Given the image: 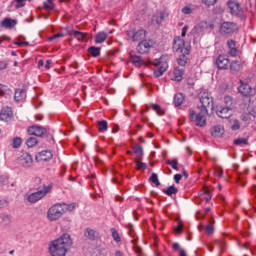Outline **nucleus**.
Listing matches in <instances>:
<instances>
[{
    "label": "nucleus",
    "instance_id": "obj_10",
    "mask_svg": "<svg viewBox=\"0 0 256 256\" xmlns=\"http://www.w3.org/2000/svg\"><path fill=\"white\" fill-rule=\"evenodd\" d=\"M227 5L231 15H235L236 17H239V15H243V8H241L239 2L228 1Z\"/></svg>",
    "mask_w": 256,
    "mask_h": 256
},
{
    "label": "nucleus",
    "instance_id": "obj_1",
    "mask_svg": "<svg viewBox=\"0 0 256 256\" xmlns=\"http://www.w3.org/2000/svg\"><path fill=\"white\" fill-rule=\"evenodd\" d=\"M71 245H73L71 236H69V234H64L50 243L49 253L51 256H65Z\"/></svg>",
    "mask_w": 256,
    "mask_h": 256
},
{
    "label": "nucleus",
    "instance_id": "obj_36",
    "mask_svg": "<svg viewBox=\"0 0 256 256\" xmlns=\"http://www.w3.org/2000/svg\"><path fill=\"white\" fill-rule=\"evenodd\" d=\"M88 53H90V55H92V57H99L100 53H101V49L97 48L95 46H91L88 49Z\"/></svg>",
    "mask_w": 256,
    "mask_h": 256
},
{
    "label": "nucleus",
    "instance_id": "obj_34",
    "mask_svg": "<svg viewBox=\"0 0 256 256\" xmlns=\"http://www.w3.org/2000/svg\"><path fill=\"white\" fill-rule=\"evenodd\" d=\"M224 107H227L228 109H233L234 103L233 98L231 96H225L224 97Z\"/></svg>",
    "mask_w": 256,
    "mask_h": 256
},
{
    "label": "nucleus",
    "instance_id": "obj_64",
    "mask_svg": "<svg viewBox=\"0 0 256 256\" xmlns=\"http://www.w3.org/2000/svg\"><path fill=\"white\" fill-rule=\"evenodd\" d=\"M188 85H195V81H196V78H195V76L194 77H192V78H188Z\"/></svg>",
    "mask_w": 256,
    "mask_h": 256
},
{
    "label": "nucleus",
    "instance_id": "obj_60",
    "mask_svg": "<svg viewBox=\"0 0 256 256\" xmlns=\"http://www.w3.org/2000/svg\"><path fill=\"white\" fill-rule=\"evenodd\" d=\"M215 246L219 247L220 249H223L225 247V242L224 241H217Z\"/></svg>",
    "mask_w": 256,
    "mask_h": 256
},
{
    "label": "nucleus",
    "instance_id": "obj_25",
    "mask_svg": "<svg viewBox=\"0 0 256 256\" xmlns=\"http://www.w3.org/2000/svg\"><path fill=\"white\" fill-rule=\"evenodd\" d=\"M25 97H27L25 90H23V89L16 90L15 95H14L15 101H17V102L23 101V99H25Z\"/></svg>",
    "mask_w": 256,
    "mask_h": 256
},
{
    "label": "nucleus",
    "instance_id": "obj_14",
    "mask_svg": "<svg viewBox=\"0 0 256 256\" xmlns=\"http://www.w3.org/2000/svg\"><path fill=\"white\" fill-rule=\"evenodd\" d=\"M36 161H51L53 159V152L51 150H44L36 154Z\"/></svg>",
    "mask_w": 256,
    "mask_h": 256
},
{
    "label": "nucleus",
    "instance_id": "obj_33",
    "mask_svg": "<svg viewBox=\"0 0 256 256\" xmlns=\"http://www.w3.org/2000/svg\"><path fill=\"white\" fill-rule=\"evenodd\" d=\"M97 125H98V131H100V133H104V131H107L108 129V124H107V121L105 120L98 121Z\"/></svg>",
    "mask_w": 256,
    "mask_h": 256
},
{
    "label": "nucleus",
    "instance_id": "obj_13",
    "mask_svg": "<svg viewBox=\"0 0 256 256\" xmlns=\"http://www.w3.org/2000/svg\"><path fill=\"white\" fill-rule=\"evenodd\" d=\"M28 134L43 137V135L47 134V130L41 126H31L28 128Z\"/></svg>",
    "mask_w": 256,
    "mask_h": 256
},
{
    "label": "nucleus",
    "instance_id": "obj_49",
    "mask_svg": "<svg viewBox=\"0 0 256 256\" xmlns=\"http://www.w3.org/2000/svg\"><path fill=\"white\" fill-rule=\"evenodd\" d=\"M231 129L232 131H238V129H241V124L239 123V120H232Z\"/></svg>",
    "mask_w": 256,
    "mask_h": 256
},
{
    "label": "nucleus",
    "instance_id": "obj_45",
    "mask_svg": "<svg viewBox=\"0 0 256 256\" xmlns=\"http://www.w3.org/2000/svg\"><path fill=\"white\" fill-rule=\"evenodd\" d=\"M136 169L138 171H145V169H147V164L137 160L136 161Z\"/></svg>",
    "mask_w": 256,
    "mask_h": 256
},
{
    "label": "nucleus",
    "instance_id": "obj_46",
    "mask_svg": "<svg viewBox=\"0 0 256 256\" xmlns=\"http://www.w3.org/2000/svg\"><path fill=\"white\" fill-rule=\"evenodd\" d=\"M150 181L151 183H154V185H156V187H159V185H161V182H159V178L157 176V174L153 173L150 177Z\"/></svg>",
    "mask_w": 256,
    "mask_h": 256
},
{
    "label": "nucleus",
    "instance_id": "obj_19",
    "mask_svg": "<svg viewBox=\"0 0 256 256\" xmlns=\"http://www.w3.org/2000/svg\"><path fill=\"white\" fill-rule=\"evenodd\" d=\"M218 69H227L229 67V58L227 56L220 55L215 62Z\"/></svg>",
    "mask_w": 256,
    "mask_h": 256
},
{
    "label": "nucleus",
    "instance_id": "obj_16",
    "mask_svg": "<svg viewBox=\"0 0 256 256\" xmlns=\"http://www.w3.org/2000/svg\"><path fill=\"white\" fill-rule=\"evenodd\" d=\"M146 32L143 29L137 30L135 32L129 31L128 37L132 39V41H141V39H145Z\"/></svg>",
    "mask_w": 256,
    "mask_h": 256
},
{
    "label": "nucleus",
    "instance_id": "obj_63",
    "mask_svg": "<svg viewBox=\"0 0 256 256\" xmlns=\"http://www.w3.org/2000/svg\"><path fill=\"white\" fill-rule=\"evenodd\" d=\"M9 205V202L7 200H0V209H3V207H7Z\"/></svg>",
    "mask_w": 256,
    "mask_h": 256
},
{
    "label": "nucleus",
    "instance_id": "obj_56",
    "mask_svg": "<svg viewBox=\"0 0 256 256\" xmlns=\"http://www.w3.org/2000/svg\"><path fill=\"white\" fill-rule=\"evenodd\" d=\"M15 45H18V47L28 46V45H29V42L22 41L21 39H18V40L15 42Z\"/></svg>",
    "mask_w": 256,
    "mask_h": 256
},
{
    "label": "nucleus",
    "instance_id": "obj_35",
    "mask_svg": "<svg viewBox=\"0 0 256 256\" xmlns=\"http://www.w3.org/2000/svg\"><path fill=\"white\" fill-rule=\"evenodd\" d=\"M61 207L64 208V213H67V211H75L77 208V204L71 203V204H61Z\"/></svg>",
    "mask_w": 256,
    "mask_h": 256
},
{
    "label": "nucleus",
    "instance_id": "obj_8",
    "mask_svg": "<svg viewBox=\"0 0 256 256\" xmlns=\"http://www.w3.org/2000/svg\"><path fill=\"white\" fill-rule=\"evenodd\" d=\"M155 42L153 40H143L139 42L137 46V51L141 55H145V53H149V51L154 47Z\"/></svg>",
    "mask_w": 256,
    "mask_h": 256
},
{
    "label": "nucleus",
    "instance_id": "obj_18",
    "mask_svg": "<svg viewBox=\"0 0 256 256\" xmlns=\"http://www.w3.org/2000/svg\"><path fill=\"white\" fill-rule=\"evenodd\" d=\"M13 119V110L10 107H4L0 112L1 121H11Z\"/></svg>",
    "mask_w": 256,
    "mask_h": 256
},
{
    "label": "nucleus",
    "instance_id": "obj_61",
    "mask_svg": "<svg viewBox=\"0 0 256 256\" xmlns=\"http://www.w3.org/2000/svg\"><path fill=\"white\" fill-rule=\"evenodd\" d=\"M183 177V175L181 174H175L174 175V181L175 183H179L181 181V178Z\"/></svg>",
    "mask_w": 256,
    "mask_h": 256
},
{
    "label": "nucleus",
    "instance_id": "obj_9",
    "mask_svg": "<svg viewBox=\"0 0 256 256\" xmlns=\"http://www.w3.org/2000/svg\"><path fill=\"white\" fill-rule=\"evenodd\" d=\"M237 31V25L233 22H224L220 26V33L222 35H231Z\"/></svg>",
    "mask_w": 256,
    "mask_h": 256
},
{
    "label": "nucleus",
    "instance_id": "obj_51",
    "mask_svg": "<svg viewBox=\"0 0 256 256\" xmlns=\"http://www.w3.org/2000/svg\"><path fill=\"white\" fill-rule=\"evenodd\" d=\"M44 7L48 10L51 11L55 7V4H53V0H46L44 2Z\"/></svg>",
    "mask_w": 256,
    "mask_h": 256
},
{
    "label": "nucleus",
    "instance_id": "obj_11",
    "mask_svg": "<svg viewBox=\"0 0 256 256\" xmlns=\"http://www.w3.org/2000/svg\"><path fill=\"white\" fill-rule=\"evenodd\" d=\"M169 17V12L167 10H158L152 17L153 23H156L157 25H161L165 19Z\"/></svg>",
    "mask_w": 256,
    "mask_h": 256
},
{
    "label": "nucleus",
    "instance_id": "obj_57",
    "mask_svg": "<svg viewBox=\"0 0 256 256\" xmlns=\"http://www.w3.org/2000/svg\"><path fill=\"white\" fill-rule=\"evenodd\" d=\"M168 165H170L172 167V169H175L176 171L179 169L177 167V165H178L177 160L168 161Z\"/></svg>",
    "mask_w": 256,
    "mask_h": 256
},
{
    "label": "nucleus",
    "instance_id": "obj_28",
    "mask_svg": "<svg viewBox=\"0 0 256 256\" xmlns=\"http://www.w3.org/2000/svg\"><path fill=\"white\" fill-rule=\"evenodd\" d=\"M2 27H5L6 29H9L11 27H15V25H17V22L15 20L9 19V18H5L2 22H1Z\"/></svg>",
    "mask_w": 256,
    "mask_h": 256
},
{
    "label": "nucleus",
    "instance_id": "obj_3",
    "mask_svg": "<svg viewBox=\"0 0 256 256\" xmlns=\"http://www.w3.org/2000/svg\"><path fill=\"white\" fill-rule=\"evenodd\" d=\"M150 65L158 67L154 71V77L159 78L163 76V73L169 69V64L167 63V58L165 56L160 57L159 59L149 60Z\"/></svg>",
    "mask_w": 256,
    "mask_h": 256
},
{
    "label": "nucleus",
    "instance_id": "obj_44",
    "mask_svg": "<svg viewBox=\"0 0 256 256\" xmlns=\"http://www.w3.org/2000/svg\"><path fill=\"white\" fill-rule=\"evenodd\" d=\"M164 193L169 196L175 195V193H177V188L175 186H170L166 190H164Z\"/></svg>",
    "mask_w": 256,
    "mask_h": 256
},
{
    "label": "nucleus",
    "instance_id": "obj_55",
    "mask_svg": "<svg viewBox=\"0 0 256 256\" xmlns=\"http://www.w3.org/2000/svg\"><path fill=\"white\" fill-rule=\"evenodd\" d=\"M251 119H255V116L251 113H247L242 117V120L246 122L251 121Z\"/></svg>",
    "mask_w": 256,
    "mask_h": 256
},
{
    "label": "nucleus",
    "instance_id": "obj_20",
    "mask_svg": "<svg viewBox=\"0 0 256 256\" xmlns=\"http://www.w3.org/2000/svg\"><path fill=\"white\" fill-rule=\"evenodd\" d=\"M200 201L201 205H203V203H209L211 201V192L208 190L207 187L203 188V190L201 191Z\"/></svg>",
    "mask_w": 256,
    "mask_h": 256
},
{
    "label": "nucleus",
    "instance_id": "obj_62",
    "mask_svg": "<svg viewBox=\"0 0 256 256\" xmlns=\"http://www.w3.org/2000/svg\"><path fill=\"white\" fill-rule=\"evenodd\" d=\"M227 45H228L229 49H235V41L229 40L227 42Z\"/></svg>",
    "mask_w": 256,
    "mask_h": 256
},
{
    "label": "nucleus",
    "instance_id": "obj_24",
    "mask_svg": "<svg viewBox=\"0 0 256 256\" xmlns=\"http://www.w3.org/2000/svg\"><path fill=\"white\" fill-rule=\"evenodd\" d=\"M243 69V64L239 61H234L230 64L231 73H239Z\"/></svg>",
    "mask_w": 256,
    "mask_h": 256
},
{
    "label": "nucleus",
    "instance_id": "obj_42",
    "mask_svg": "<svg viewBox=\"0 0 256 256\" xmlns=\"http://www.w3.org/2000/svg\"><path fill=\"white\" fill-rule=\"evenodd\" d=\"M26 145L27 147H35L37 145V138L35 137H30L26 140Z\"/></svg>",
    "mask_w": 256,
    "mask_h": 256
},
{
    "label": "nucleus",
    "instance_id": "obj_38",
    "mask_svg": "<svg viewBox=\"0 0 256 256\" xmlns=\"http://www.w3.org/2000/svg\"><path fill=\"white\" fill-rule=\"evenodd\" d=\"M9 185V176L8 175H1L0 176V187H5Z\"/></svg>",
    "mask_w": 256,
    "mask_h": 256
},
{
    "label": "nucleus",
    "instance_id": "obj_22",
    "mask_svg": "<svg viewBox=\"0 0 256 256\" xmlns=\"http://www.w3.org/2000/svg\"><path fill=\"white\" fill-rule=\"evenodd\" d=\"M72 35L78 40V41H89V34L84 32H79L77 30L72 31Z\"/></svg>",
    "mask_w": 256,
    "mask_h": 256
},
{
    "label": "nucleus",
    "instance_id": "obj_32",
    "mask_svg": "<svg viewBox=\"0 0 256 256\" xmlns=\"http://www.w3.org/2000/svg\"><path fill=\"white\" fill-rule=\"evenodd\" d=\"M106 39H107V33L99 32L98 34H96L95 43H104Z\"/></svg>",
    "mask_w": 256,
    "mask_h": 256
},
{
    "label": "nucleus",
    "instance_id": "obj_21",
    "mask_svg": "<svg viewBox=\"0 0 256 256\" xmlns=\"http://www.w3.org/2000/svg\"><path fill=\"white\" fill-rule=\"evenodd\" d=\"M183 75H185V72L183 71V69H179L176 68L174 69L172 75H171V79L172 81H183Z\"/></svg>",
    "mask_w": 256,
    "mask_h": 256
},
{
    "label": "nucleus",
    "instance_id": "obj_53",
    "mask_svg": "<svg viewBox=\"0 0 256 256\" xmlns=\"http://www.w3.org/2000/svg\"><path fill=\"white\" fill-rule=\"evenodd\" d=\"M176 235H181L183 231V222H178V226L174 228Z\"/></svg>",
    "mask_w": 256,
    "mask_h": 256
},
{
    "label": "nucleus",
    "instance_id": "obj_23",
    "mask_svg": "<svg viewBox=\"0 0 256 256\" xmlns=\"http://www.w3.org/2000/svg\"><path fill=\"white\" fill-rule=\"evenodd\" d=\"M224 133H225V129L221 125L214 126L211 129V135L213 137H221V135H223Z\"/></svg>",
    "mask_w": 256,
    "mask_h": 256
},
{
    "label": "nucleus",
    "instance_id": "obj_29",
    "mask_svg": "<svg viewBox=\"0 0 256 256\" xmlns=\"http://www.w3.org/2000/svg\"><path fill=\"white\" fill-rule=\"evenodd\" d=\"M130 61L131 63L136 65V67H141L143 64V60L141 59V57L133 54H130Z\"/></svg>",
    "mask_w": 256,
    "mask_h": 256
},
{
    "label": "nucleus",
    "instance_id": "obj_50",
    "mask_svg": "<svg viewBox=\"0 0 256 256\" xmlns=\"http://www.w3.org/2000/svg\"><path fill=\"white\" fill-rule=\"evenodd\" d=\"M111 233H112V237H113L114 241L119 243V241H121V237H119V233L117 232V230L115 228H112Z\"/></svg>",
    "mask_w": 256,
    "mask_h": 256
},
{
    "label": "nucleus",
    "instance_id": "obj_58",
    "mask_svg": "<svg viewBox=\"0 0 256 256\" xmlns=\"http://www.w3.org/2000/svg\"><path fill=\"white\" fill-rule=\"evenodd\" d=\"M59 37H63V33H58L53 35L52 37L49 38V41H54V39H59Z\"/></svg>",
    "mask_w": 256,
    "mask_h": 256
},
{
    "label": "nucleus",
    "instance_id": "obj_7",
    "mask_svg": "<svg viewBox=\"0 0 256 256\" xmlns=\"http://www.w3.org/2000/svg\"><path fill=\"white\" fill-rule=\"evenodd\" d=\"M199 97L200 103H202V109L213 107V97H211V93L207 91H201L199 93Z\"/></svg>",
    "mask_w": 256,
    "mask_h": 256
},
{
    "label": "nucleus",
    "instance_id": "obj_52",
    "mask_svg": "<svg viewBox=\"0 0 256 256\" xmlns=\"http://www.w3.org/2000/svg\"><path fill=\"white\" fill-rule=\"evenodd\" d=\"M203 5H206V7H213L217 3V0H201Z\"/></svg>",
    "mask_w": 256,
    "mask_h": 256
},
{
    "label": "nucleus",
    "instance_id": "obj_30",
    "mask_svg": "<svg viewBox=\"0 0 256 256\" xmlns=\"http://www.w3.org/2000/svg\"><path fill=\"white\" fill-rule=\"evenodd\" d=\"M211 213V208L206 207L204 210H200L196 213V219H205V216Z\"/></svg>",
    "mask_w": 256,
    "mask_h": 256
},
{
    "label": "nucleus",
    "instance_id": "obj_2",
    "mask_svg": "<svg viewBox=\"0 0 256 256\" xmlns=\"http://www.w3.org/2000/svg\"><path fill=\"white\" fill-rule=\"evenodd\" d=\"M173 51L180 55H189L191 53V42H185L181 36L175 37L173 41Z\"/></svg>",
    "mask_w": 256,
    "mask_h": 256
},
{
    "label": "nucleus",
    "instance_id": "obj_6",
    "mask_svg": "<svg viewBox=\"0 0 256 256\" xmlns=\"http://www.w3.org/2000/svg\"><path fill=\"white\" fill-rule=\"evenodd\" d=\"M51 189H53V185H46L43 187V189L28 195L27 201L29 203H37V201H41V199H43L47 193H51Z\"/></svg>",
    "mask_w": 256,
    "mask_h": 256
},
{
    "label": "nucleus",
    "instance_id": "obj_40",
    "mask_svg": "<svg viewBox=\"0 0 256 256\" xmlns=\"http://www.w3.org/2000/svg\"><path fill=\"white\" fill-rule=\"evenodd\" d=\"M181 13H182L183 15H192V13H193V8L191 7V5L184 6V7L181 9Z\"/></svg>",
    "mask_w": 256,
    "mask_h": 256
},
{
    "label": "nucleus",
    "instance_id": "obj_48",
    "mask_svg": "<svg viewBox=\"0 0 256 256\" xmlns=\"http://www.w3.org/2000/svg\"><path fill=\"white\" fill-rule=\"evenodd\" d=\"M248 143L249 141L247 140V138H238L234 140V145H247Z\"/></svg>",
    "mask_w": 256,
    "mask_h": 256
},
{
    "label": "nucleus",
    "instance_id": "obj_31",
    "mask_svg": "<svg viewBox=\"0 0 256 256\" xmlns=\"http://www.w3.org/2000/svg\"><path fill=\"white\" fill-rule=\"evenodd\" d=\"M213 223H215V220L211 219L209 220L208 225L205 226V231L208 235H212L213 231H215V226Z\"/></svg>",
    "mask_w": 256,
    "mask_h": 256
},
{
    "label": "nucleus",
    "instance_id": "obj_37",
    "mask_svg": "<svg viewBox=\"0 0 256 256\" xmlns=\"http://www.w3.org/2000/svg\"><path fill=\"white\" fill-rule=\"evenodd\" d=\"M150 107H151V109H153V111H155L157 113V115H165V110H163V108H161V106H159L157 104H151Z\"/></svg>",
    "mask_w": 256,
    "mask_h": 256
},
{
    "label": "nucleus",
    "instance_id": "obj_5",
    "mask_svg": "<svg viewBox=\"0 0 256 256\" xmlns=\"http://www.w3.org/2000/svg\"><path fill=\"white\" fill-rule=\"evenodd\" d=\"M65 208L61 206V203H56L52 205L47 211V219L48 221H59L60 218L65 215Z\"/></svg>",
    "mask_w": 256,
    "mask_h": 256
},
{
    "label": "nucleus",
    "instance_id": "obj_17",
    "mask_svg": "<svg viewBox=\"0 0 256 256\" xmlns=\"http://www.w3.org/2000/svg\"><path fill=\"white\" fill-rule=\"evenodd\" d=\"M238 91L239 93H241V95H244L245 97L253 95V89H251V86H249V84L243 83L242 80H240V86L238 87Z\"/></svg>",
    "mask_w": 256,
    "mask_h": 256
},
{
    "label": "nucleus",
    "instance_id": "obj_41",
    "mask_svg": "<svg viewBox=\"0 0 256 256\" xmlns=\"http://www.w3.org/2000/svg\"><path fill=\"white\" fill-rule=\"evenodd\" d=\"M21 143H23V141L20 137H16L12 140V146L14 149H19V147H21Z\"/></svg>",
    "mask_w": 256,
    "mask_h": 256
},
{
    "label": "nucleus",
    "instance_id": "obj_43",
    "mask_svg": "<svg viewBox=\"0 0 256 256\" xmlns=\"http://www.w3.org/2000/svg\"><path fill=\"white\" fill-rule=\"evenodd\" d=\"M0 223L1 225H9L11 223V217L9 215H2Z\"/></svg>",
    "mask_w": 256,
    "mask_h": 256
},
{
    "label": "nucleus",
    "instance_id": "obj_27",
    "mask_svg": "<svg viewBox=\"0 0 256 256\" xmlns=\"http://www.w3.org/2000/svg\"><path fill=\"white\" fill-rule=\"evenodd\" d=\"M85 237H87V239H90L91 241H95V239H97V232H95V230L93 229H89L87 228L84 232Z\"/></svg>",
    "mask_w": 256,
    "mask_h": 256
},
{
    "label": "nucleus",
    "instance_id": "obj_59",
    "mask_svg": "<svg viewBox=\"0 0 256 256\" xmlns=\"http://www.w3.org/2000/svg\"><path fill=\"white\" fill-rule=\"evenodd\" d=\"M187 31H189V26H184L182 28L181 37H185V35H187Z\"/></svg>",
    "mask_w": 256,
    "mask_h": 256
},
{
    "label": "nucleus",
    "instance_id": "obj_15",
    "mask_svg": "<svg viewBox=\"0 0 256 256\" xmlns=\"http://www.w3.org/2000/svg\"><path fill=\"white\" fill-rule=\"evenodd\" d=\"M217 115L221 119H229L233 115V109L227 107H220L217 109Z\"/></svg>",
    "mask_w": 256,
    "mask_h": 256
},
{
    "label": "nucleus",
    "instance_id": "obj_54",
    "mask_svg": "<svg viewBox=\"0 0 256 256\" xmlns=\"http://www.w3.org/2000/svg\"><path fill=\"white\" fill-rule=\"evenodd\" d=\"M103 255V249L101 248H94L92 252V256H101Z\"/></svg>",
    "mask_w": 256,
    "mask_h": 256
},
{
    "label": "nucleus",
    "instance_id": "obj_12",
    "mask_svg": "<svg viewBox=\"0 0 256 256\" xmlns=\"http://www.w3.org/2000/svg\"><path fill=\"white\" fill-rule=\"evenodd\" d=\"M19 165H22V167H31L33 165V156L29 154L28 152H24L19 158H18Z\"/></svg>",
    "mask_w": 256,
    "mask_h": 256
},
{
    "label": "nucleus",
    "instance_id": "obj_47",
    "mask_svg": "<svg viewBox=\"0 0 256 256\" xmlns=\"http://www.w3.org/2000/svg\"><path fill=\"white\" fill-rule=\"evenodd\" d=\"M134 153H136L138 159H141V157H143V148H141L139 145L135 146Z\"/></svg>",
    "mask_w": 256,
    "mask_h": 256
},
{
    "label": "nucleus",
    "instance_id": "obj_4",
    "mask_svg": "<svg viewBox=\"0 0 256 256\" xmlns=\"http://www.w3.org/2000/svg\"><path fill=\"white\" fill-rule=\"evenodd\" d=\"M205 115H207V109L201 108L200 112H197L195 110L189 111V118L197 127H204L205 123H207V119L205 118Z\"/></svg>",
    "mask_w": 256,
    "mask_h": 256
},
{
    "label": "nucleus",
    "instance_id": "obj_39",
    "mask_svg": "<svg viewBox=\"0 0 256 256\" xmlns=\"http://www.w3.org/2000/svg\"><path fill=\"white\" fill-rule=\"evenodd\" d=\"M187 55L189 54H180L177 59L178 64H180L182 67L187 64Z\"/></svg>",
    "mask_w": 256,
    "mask_h": 256
},
{
    "label": "nucleus",
    "instance_id": "obj_26",
    "mask_svg": "<svg viewBox=\"0 0 256 256\" xmlns=\"http://www.w3.org/2000/svg\"><path fill=\"white\" fill-rule=\"evenodd\" d=\"M185 101V96L181 93H178L174 96V105L175 107H181Z\"/></svg>",
    "mask_w": 256,
    "mask_h": 256
}]
</instances>
